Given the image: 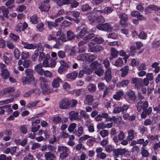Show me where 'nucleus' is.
Masks as SVG:
<instances>
[{"label":"nucleus","mask_w":160,"mask_h":160,"mask_svg":"<svg viewBox=\"0 0 160 160\" xmlns=\"http://www.w3.org/2000/svg\"><path fill=\"white\" fill-rule=\"evenodd\" d=\"M85 74L88 75L91 73L92 70L98 76L102 75L104 72L103 70L100 68V65L97 62L95 61L92 63L90 66L89 68L85 66L82 69Z\"/></svg>","instance_id":"1"},{"label":"nucleus","mask_w":160,"mask_h":160,"mask_svg":"<svg viewBox=\"0 0 160 160\" xmlns=\"http://www.w3.org/2000/svg\"><path fill=\"white\" fill-rule=\"evenodd\" d=\"M39 80L41 82V86L42 93L44 94H48L50 93H52L58 90L57 89L53 90L49 88V82L46 78L43 77H40Z\"/></svg>","instance_id":"2"},{"label":"nucleus","mask_w":160,"mask_h":160,"mask_svg":"<svg viewBox=\"0 0 160 160\" xmlns=\"http://www.w3.org/2000/svg\"><path fill=\"white\" fill-rule=\"evenodd\" d=\"M148 103L147 101H145L143 103L142 101H140L138 103L137 106L138 112H140L142 109L143 110L141 115L142 118H144L146 117L147 113L146 112L145 109L148 108Z\"/></svg>","instance_id":"3"},{"label":"nucleus","mask_w":160,"mask_h":160,"mask_svg":"<svg viewBox=\"0 0 160 160\" xmlns=\"http://www.w3.org/2000/svg\"><path fill=\"white\" fill-rule=\"evenodd\" d=\"M50 55L49 54H45L44 52H41L39 55L38 61L41 62L42 60L43 62L42 66L43 67H48L49 63V59L50 58Z\"/></svg>","instance_id":"4"},{"label":"nucleus","mask_w":160,"mask_h":160,"mask_svg":"<svg viewBox=\"0 0 160 160\" xmlns=\"http://www.w3.org/2000/svg\"><path fill=\"white\" fill-rule=\"evenodd\" d=\"M69 149L67 147L60 146L58 147V152H62L60 155V158L61 159H64L68 157V154Z\"/></svg>","instance_id":"5"},{"label":"nucleus","mask_w":160,"mask_h":160,"mask_svg":"<svg viewBox=\"0 0 160 160\" xmlns=\"http://www.w3.org/2000/svg\"><path fill=\"white\" fill-rule=\"evenodd\" d=\"M97 28L100 30L109 32H111L112 30L115 31L117 30V28L113 29L112 28L110 25L108 23H106L103 24H99L97 26Z\"/></svg>","instance_id":"6"},{"label":"nucleus","mask_w":160,"mask_h":160,"mask_svg":"<svg viewBox=\"0 0 160 160\" xmlns=\"http://www.w3.org/2000/svg\"><path fill=\"white\" fill-rule=\"evenodd\" d=\"M68 40L65 35L63 33L59 36L56 41V44L53 46V48H58L63 42H66Z\"/></svg>","instance_id":"7"},{"label":"nucleus","mask_w":160,"mask_h":160,"mask_svg":"<svg viewBox=\"0 0 160 160\" xmlns=\"http://www.w3.org/2000/svg\"><path fill=\"white\" fill-rule=\"evenodd\" d=\"M59 105L61 108L66 109L69 108L70 104L69 99L67 98H65L60 101Z\"/></svg>","instance_id":"8"},{"label":"nucleus","mask_w":160,"mask_h":160,"mask_svg":"<svg viewBox=\"0 0 160 160\" xmlns=\"http://www.w3.org/2000/svg\"><path fill=\"white\" fill-rule=\"evenodd\" d=\"M62 80L59 77L54 78L52 82V86L53 88L57 89V88L60 86V83L62 82Z\"/></svg>","instance_id":"9"},{"label":"nucleus","mask_w":160,"mask_h":160,"mask_svg":"<svg viewBox=\"0 0 160 160\" xmlns=\"http://www.w3.org/2000/svg\"><path fill=\"white\" fill-rule=\"evenodd\" d=\"M68 117L71 120L81 119V117L78 116V113L73 111H71L69 112Z\"/></svg>","instance_id":"10"},{"label":"nucleus","mask_w":160,"mask_h":160,"mask_svg":"<svg viewBox=\"0 0 160 160\" xmlns=\"http://www.w3.org/2000/svg\"><path fill=\"white\" fill-rule=\"evenodd\" d=\"M21 43L25 48L28 49H34L36 48L37 47L35 44L29 43L27 42L23 41H21Z\"/></svg>","instance_id":"11"},{"label":"nucleus","mask_w":160,"mask_h":160,"mask_svg":"<svg viewBox=\"0 0 160 160\" xmlns=\"http://www.w3.org/2000/svg\"><path fill=\"white\" fill-rule=\"evenodd\" d=\"M4 62L7 64L9 63L12 60L11 54L6 52L4 53L3 56Z\"/></svg>","instance_id":"12"},{"label":"nucleus","mask_w":160,"mask_h":160,"mask_svg":"<svg viewBox=\"0 0 160 160\" xmlns=\"http://www.w3.org/2000/svg\"><path fill=\"white\" fill-rule=\"evenodd\" d=\"M34 92L39 94L40 92V90L37 88L31 89L29 91L26 92L23 95L24 97L27 98L30 96Z\"/></svg>","instance_id":"13"},{"label":"nucleus","mask_w":160,"mask_h":160,"mask_svg":"<svg viewBox=\"0 0 160 160\" xmlns=\"http://www.w3.org/2000/svg\"><path fill=\"white\" fill-rule=\"evenodd\" d=\"M25 72L27 77L29 78L30 80L34 81L35 79L33 76V72L32 70L27 69L25 70Z\"/></svg>","instance_id":"14"},{"label":"nucleus","mask_w":160,"mask_h":160,"mask_svg":"<svg viewBox=\"0 0 160 160\" xmlns=\"http://www.w3.org/2000/svg\"><path fill=\"white\" fill-rule=\"evenodd\" d=\"M132 82L135 84L136 87L139 88L141 86L142 83V79L137 78H133L132 80Z\"/></svg>","instance_id":"15"},{"label":"nucleus","mask_w":160,"mask_h":160,"mask_svg":"<svg viewBox=\"0 0 160 160\" xmlns=\"http://www.w3.org/2000/svg\"><path fill=\"white\" fill-rule=\"evenodd\" d=\"M111 71L110 68H108L105 72V79L106 82H108L111 79Z\"/></svg>","instance_id":"16"},{"label":"nucleus","mask_w":160,"mask_h":160,"mask_svg":"<svg viewBox=\"0 0 160 160\" xmlns=\"http://www.w3.org/2000/svg\"><path fill=\"white\" fill-rule=\"evenodd\" d=\"M160 9V8L158 6L153 5H151L145 8V11L147 13H149L151 12L150 10H151L158 11Z\"/></svg>","instance_id":"17"},{"label":"nucleus","mask_w":160,"mask_h":160,"mask_svg":"<svg viewBox=\"0 0 160 160\" xmlns=\"http://www.w3.org/2000/svg\"><path fill=\"white\" fill-rule=\"evenodd\" d=\"M42 65L41 63L38 64L35 66V70L37 73L40 75L43 74L44 70L42 68Z\"/></svg>","instance_id":"18"},{"label":"nucleus","mask_w":160,"mask_h":160,"mask_svg":"<svg viewBox=\"0 0 160 160\" xmlns=\"http://www.w3.org/2000/svg\"><path fill=\"white\" fill-rule=\"evenodd\" d=\"M136 133L133 130H130L128 132V136L127 138V140L128 141L132 140L134 137V135Z\"/></svg>","instance_id":"19"},{"label":"nucleus","mask_w":160,"mask_h":160,"mask_svg":"<svg viewBox=\"0 0 160 160\" xmlns=\"http://www.w3.org/2000/svg\"><path fill=\"white\" fill-rule=\"evenodd\" d=\"M128 152V150L125 149L120 148L114 150L115 154L116 155H122Z\"/></svg>","instance_id":"20"},{"label":"nucleus","mask_w":160,"mask_h":160,"mask_svg":"<svg viewBox=\"0 0 160 160\" xmlns=\"http://www.w3.org/2000/svg\"><path fill=\"white\" fill-rule=\"evenodd\" d=\"M87 32V28L84 27L81 30L80 32L77 35V38L78 39L84 36Z\"/></svg>","instance_id":"21"},{"label":"nucleus","mask_w":160,"mask_h":160,"mask_svg":"<svg viewBox=\"0 0 160 160\" xmlns=\"http://www.w3.org/2000/svg\"><path fill=\"white\" fill-rule=\"evenodd\" d=\"M39 102L38 101L29 102L27 104L26 107L29 108H35Z\"/></svg>","instance_id":"22"},{"label":"nucleus","mask_w":160,"mask_h":160,"mask_svg":"<svg viewBox=\"0 0 160 160\" xmlns=\"http://www.w3.org/2000/svg\"><path fill=\"white\" fill-rule=\"evenodd\" d=\"M45 158L47 160H54L55 158L54 153L51 152H47L45 153Z\"/></svg>","instance_id":"23"},{"label":"nucleus","mask_w":160,"mask_h":160,"mask_svg":"<svg viewBox=\"0 0 160 160\" xmlns=\"http://www.w3.org/2000/svg\"><path fill=\"white\" fill-rule=\"evenodd\" d=\"M50 6L47 5H45L42 3L39 6V8L41 10V12H48L49 8Z\"/></svg>","instance_id":"24"},{"label":"nucleus","mask_w":160,"mask_h":160,"mask_svg":"<svg viewBox=\"0 0 160 160\" xmlns=\"http://www.w3.org/2000/svg\"><path fill=\"white\" fill-rule=\"evenodd\" d=\"M9 12L8 10L4 7H0V13H3V15L6 18H8Z\"/></svg>","instance_id":"25"},{"label":"nucleus","mask_w":160,"mask_h":160,"mask_svg":"<svg viewBox=\"0 0 160 160\" xmlns=\"http://www.w3.org/2000/svg\"><path fill=\"white\" fill-rule=\"evenodd\" d=\"M123 64V62L120 58H118L115 62L114 65L117 67H121Z\"/></svg>","instance_id":"26"},{"label":"nucleus","mask_w":160,"mask_h":160,"mask_svg":"<svg viewBox=\"0 0 160 160\" xmlns=\"http://www.w3.org/2000/svg\"><path fill=\"white\" fill-rule=\"evenodd\" d=\"M128 98L130 100L134 101L136 98L134 92L132 91H129L127 93Z\"/></svg>","instance_id":"27"},{"label":"nucleus","mask_w":160,"mask_h":160,"mask_svg":"<svg viewBox=\"0 0 160 160\" xmlns=\"http://www.w3.org/2000/svg\"><path fill=\"white\" fill-rule=\"evenodd\" d=\"M1 75L3 79H6L9 76V73L8 70L4 69L1 70Z\"/></svg>","instance_id":"28"},{"label":"nucleus","mask_w":160,"mask_h":160,"mask_svg":"<svg viewBox=\"0 0 160 160\" xmlns=\"http://www.w3.org/2000/svg\"><path fill=\"white\" fill-rule=\"evenodd\" d=\"M71 2V0H58L57 2L58 6H61L63 5L69 4Z\"/></svg>","instance_id":"29"},{"label":"nucleus","mask_w":160,"mask_h":160,"mask_svg":"<svg viewBox=\"0 0 160 160\" xmlns=\"http://www.w3.org/2000/svg\"><path fill=\"white\" fill-rule=\"evenodd\" d=\"M78 73L76 72L69 73L67 75V78L68 80L74 79L77 76Z\"/></svg>","instance_id":"30"},{"label":"nucleus","mask_w":160,"mask_h":160,"mask_svg":"<svg viewBox=\"0 0 160 160\" xmlns=\"http://www.w3.org/2000/svg\"><path fill=\"white\" fill-rule=\"evenodd\" d=\"M21 81L23 85H25L27 84H29L34 82L33 80H30L29 78L27 77H23L21 79Z\"/></svg>","instance_id":"31"},{"label":"nucleus","mask_w":160,"mask_h":160,"mask_svg":"<svg viewBox=\"0 0 160 160\" xmlns=\"http://www.w3.org/2000/svg\"><path fill=\"white\" fill-rule=\"evenodd\" d=\"M111 56L114 58H117L119 55V51L116 49L111 48L110 50Z\"/></svg>","instance_id":"32"},{"label":"nucleus","mask_w":160,"mask_h":160,"mask_svg":"<svg viewBox=\"0 0 160 160\" xmlns=\"http://www.w3.org/2000/svg\"><path fill=\"white\" fill-rule=\"evenodd\" d=\"M122 71L121 76L122 77H124L128 73L129 68L128 66H126L121 68L120 69Z\"/></svg>","instance_id":"33"},{"label":"nucleus","mask_w":160,"mask_h":160,"mask_svg":"<svg viewBox=\"0 0 160 160\" xmlns=\"http://www.w3.org/2000/svg\"><path fill=\"white\" fill-rule=\"evenodd\" d=\"M15 90V89L14 87H8L4 88L2 90L1 92L3 94H5L7 93H9L11 92L14 91Z\"/></svg>","instance_id":"34"},{"label":"nucleus","mask_w":160,"mask_h":160,"mask_svg":"<svg viewBox=\"0 0 160 160\" xmlns=\"http://www.w3.org/2000/svg\"><path fill=\"white\" fill-rule=\"evenodd\" d=\"M85 99L88 104L89 105L92 104V102L94 100L93 96L90 95H87Z\"/></svg>","instance_id":"35"},{"label":"nucleus","mask_w":160,"mask_h":160,"mask_svg":"<svg viewBox=\"0 0 160 160\" xmlns=\"http://www.w3.org/2000/svg\"><path fill=\"white\" fill-rule=\"evenodd\" d=\"M83 133V128L82 126H80L79 127L76 133L74 132V134H75L78 137H80L81 136Z\"/></svg>","instance_id":"36"},{"label":"nucleus","mask_w":160,"mask_h":160,"mask_svg":"<svg viewBox=\"0 0 160 160\" xmlns=\"http://www.w3.org/2000/svg\"><path fill=\"white\" fill-rule=\"evenodd\" d=\"M87 57H88V54H81L78 56L77 59L79 61L86 62Z\"/></svg>","instance_id":"37"},{"label":"nucleus","mask_w":160,"mask_h":160,"mask_svg":"<svg viewBox=\"0 0 160 160\" xmlns=\"http://www.w3.org/2000/svg\"><path fill=\"white\" fill-rule=\"evenodd\" d=\"M123 92L122 91H120L118 92L116 94L114 95L113 96V98L116 100H120L121 96L123 95Z\"/></svg>","instance_id":"38"},{"label":"nucleus","mask_w":160,"mask_h":160,"mask_svg":"<svg viewBox=\"0 0 160 160\" xmlns=\"http://www.w3.org/2000/svg\"><path fill=\"white\" fill-rule=\"evenodd\" d=\"M67 38L68 39L71 40L75 37V35L71 31L68 30L67 32Z\"/></svg>","instance_id":"39"},{"label":"nucleus","mask_w":160,"mask_h":160,"mask_svg":"<svg viewBox=\"0 0 160 160\" xmlns=\"http://www.w3.org/2000/svg\"><path fill=\"white\" fill-rule=\"evenodd\" d=\"M13 98H12L10 99H8L6 100L0 101V106L12 102H13Z\"/></svg>","instance_id":"40"},{"label":"nucleus","mask_w":160,"mask_h":160,"mask_svg":"<svg viewBox=\"0 0 160 160\" xmlns=\"http://www.w3.org/2000/svg\"><path fill=\"white\" fill-rule=\"evenodd\" d=\"M103 49L102 47L101 46L97 45L93 47V48L91 52H97L102 50Z\"/></svg>","instance_id":"41"},{"label":"nucleus","mask_w":160,"mask_h":160,"mask_svg":"<svg viewBox=\"0 0 160 160\" xmlns=\"http://www.w3.org/2000/svg\"><path fill=\"white\" fill-rule=\"evenodd\" d=\"M96 86L93 84L91 83L88 86V90L91 92H93L95 91L96 90Z\"/></svg>","instance_id":"42"},{"label":"nucleus","mask_w":160,"mask_h":160,"mask_svg":"<svg viewBox=\"0 0 160 160\" xmlns=\"http://www.w3.org/2000/svg\"><path fill=\"white\" fill-rule=\"evenodd\" d=\"M37 50H35L32 56V60L33 61H36L38 59V58L39 57V54H40V52H38Z\"/></svg>","instance_id":"43"},{"label":"nucleus","mask_w":160,"mask_h":160,"mask_svg":"<svg viewBox=\"0 0 160 160\" xmlns=\"http://www.w3.org/2000/svg\"><path fill=\"white\" fill-rule=\"evenodd\" d=\"M76 127V124L75 123H72L68 126V130L70 132H72Z\"/></svg>","instance_id":"44"},{"label":"nucleus","mask_w":160,"mask_h":160,"mask_svg":"<svg viewBox=\"0 0 160 160\" xmlns=\"http://www.w3.org/2000/svg\"><path fill=\"white\" fill-rule=\"evenodd\" d=\"M96 44H101L104 41V40L102 38L96 37L93 39Z\"/></svg>","instance_id":"45"},{"label":"nucleus","mask_w":160,"mask_h":160,"mask_svg":"<svg viewBox=\"0 0 160 160\" xmlns=\"http://www.w3.org/2000/svg\"><path fill=\"white\" fill-rule=\"evenodd\" d=\"M16 143L17 144H20L22 146H24L27 142V140L26 139H24L22 141L18 139L16 141Z\"/></svg>","instance_id":"46"},{"label":"nucleus","mask_w":160,"mask_h":160,"mask_svg":"<svg viewBox=\"0 0 160 160\" xmlns=\"http://www.w3.org/2000/svg\"><path fill=\"white\" fill-rule=\"evenodd\" d=\"M56 32H52V35L49 34L47 38L48 40L50 41L52 40H55L56 39V38L55 37Z\"/></svg>","instance_id":"47"},{"label":"nucleus","mask_w":160,"mask_h":160,"mask_svg":"<svg viewBox=\"0 0 160 160\" xmlns=\"http://www.w3.org/2000/svg\"><path fill=\"white\" fill-rule=\"evenodd\" d=\"M30 21L34 24L37 23L38 22V17L35 14L33 15L30 18Z\"/></svg>","instance_id":"48"},{"label":"nucleus","mask_w":160,"mask_h":160,"mask_svg":"<svg viewBox=\"0 0 160 160\" xmlns=\"http://www.w3.org/2000/svg\"><path fill=\"white\" fill-rule=\"evenodd\" d=\"M14 2V0H9L8 2H7L6 4V5L8 7V8H12L14 7V6L12 4Z\"/></svg>","instance_id":"49"},{"label":"nucleus","mask_w":160,"mask_h":160,"mask_svg":"<svg viewBox=\"0 0 160 160\" xmlns=\"http://www.w3.org/2000/svg\"><path fill=\"white\" fill-rule=\"evenodd\" d=\"M96 59V56L93 55H89L88 54V57H87L86 62H92Z\"/></svg>","instance_id":"50"},{"label":"nucleus","mask_w":160,"mask_h":160,"mask_svg":"<svg viewBox=\"0 0 160 160\" xmlns=\"http://www.w3.org/2000/svg\"><path fill=\"white\" fill-rule=\"evenodd\" d=\"M43 74L45 77L49 78H51L53 76L52 73L51 72L48 70L44 71Z\"/></svg>","instance_id":"51"},{"label":"nucleus","mask_w":160,"mask_h":160,"mask_svg":"<svg viewBox=\"0 0 160 160\" xmlns=\"http://www.w3.org/2000/svg\"><path fill=\"white\" fill-rule=\"evenodd\" d=\"M2 107L4 109H6V111L9 113H11L12 112V110L11 108V106L10 105H8L2 106Z\"/></svg>","instance_id":"52"},{"label":"nucleus","mask_w":160,"mask_h":160,"mask_svg":"<svg viewBox=\"0 0 160 160\" xmlns=\"http://www.w3.org/2000/svg\"><path fill=\"white\" fill-rule=\"evenodd\" d=\"M57 54L58 57L60 58H63L65 57V52L63 51H59Z\"/></svg>","instance_id":"53"},{"label":"nucleus","mask_w":160,"mask_h":160,"mask_svg":"<svg viewBox=\"0 0 160 160\" xmlns=\"http://www.w3.org/2000/svg\"><path fill=\"white\" fill-rule=\"evenodd\" d=\"M97 11H94V12H93V16H92H92H89L88 17V19H89V22H91V23H92L93 22H94V21H95V17H94V15H95V13H97L98 12H97Z\"/></svg>","instance_id":"54"},{"label":"nucleus","mask_w":160,"mask_h":160,"mask_svg":"<svg viewBox=\"0 0 160 160\" xmlns=\"http://www.w3.org/2000/svg\"><path fill=\"white\" fill-rule=\"evenodd\" d=\"M14 56L17 59H18L20 56V53L17 49H15L14 51Z\"/></svg>","instance_id":"55"},{"label":"nucleus","mask_w":160,"mask_h":160,"mask_svg":"<svg viewBox=\"0 0 160 160\" xmlns=\"http://www.w3.org/2000/svg\"><path fill=\"white\" fill-rule=\"evenodd\" d=\"M29 57V53L26 52H22V58L23 59L28 58Z\"/></svg>","instance_id":"56"},{"label":"nucleus","mask_w":160,"mask_h":160,"mask_svg":"<svg viewBox=\"0 0 160 160\" xmlns=\"http://www.w3.org/2000/svg\"><path fill=\"white\" fill-rule=\"evenodd\" d=\"M35 45L37 46L36 48H38L36 50L38 51V52H39H39H42L44 51V47L41 45V43L35 44Z\"/></svg>","instance_id":"57"},{"label":"nucleus","mask_w":160,"mask_h":160,"mask_svg":"<svg viewBox=\"0 0 160 160\" xmlns=\"http://www.w3.org/2000/svg\"><path fill=\"white\" fill-rule=\"evenodd\" d=\"M103 64L106 68L107 69L108 68H110V62L107 58L105 59L104 60Z\"/></svg>","instance_id":"58"},{"label":"nucleus","mask_w":160,"mask_h":160,"mask_svg":"<svg viewBox=\"0 0 160 160\" xmlns=\"http://www.w3.org/2000/svg\"><path fill=\"white\" fill-rule=\"evenodd\" d=\"M31 62L30 60H25L23 63V66L24 68L28 67L30 65Z\"/></svg>","instance_id":"59"},{"label":"nucleus","mask_w":160,"mask_h":160,"mask_svg":"<svg viewBox=\"0 0 160 160\" xmlns=\"http://www.w3.org/2000/svg\"><path fill=\"white\" fill-rule=\"evenodd\" d=\"M101 136L103 138L107 136L108 135V132L107 130H103L100 131L99 133Z\"/></svg>","instance_id":"60"},{"label":"nucleus","mask_w":160,"mask_h":160,"mask_svg":"<svg viewBox=\"0 0 160 160\" xmlns=\"http://www.w3.org/2000/svg\"><path fill=\"white\" fill-rule=\"evenodd\" d=\"M120 18L121 20L127 21L128 19L127 15L124 13H121L119 15Z\"/></svg>","instance_id":"61"},{"label":"nucleus","mask_w":160,"mask_h":160,"mask_svg":"<svg viewBox=\"0 0 160 160\" xmlns=\"http://www.w3.org/2000/svg\"><path fill=\"white\" fill-rule=\"evenodd\" d=\"M97 128L98 129L106 128V124L103 122L100 123L97 125Z\"/></svg>","instance_id":"62"},{"label":"nucleus","mask_w":160,"mask_h":160,"mask_svg":"<svg viewBox=\"0 0 160 160\" xmlns=\"http://www.w3.org/2000/svg\"><path fill=\"white\" fill-rule=\"evenodd\" d=\"M9 37L12 40L14 41H16L19 39V36L16 35L13 33H11L10 34Z\"/></svg>","instance_id":"63"},{"label":"nucleus","mask_w":160,"mask_h":160,"mask_svg":"<svg viewBox=\"0 0 160 160\" xmlns=\"http://www.w3.org/2000/svg\"><path fill=\"white\" fill-rule=\"evenodd\" d=\"M147 37V34L143 31L139 35V37L142 39H146Z\"/></svg>","instance_id":"64"}]
</instances>
